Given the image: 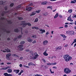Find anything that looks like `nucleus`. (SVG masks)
Segmentation results:
<instances>
[{"label": "nucleus", "mask_w": 76, "mask_h": 76, "mask_svg": "<svg viewBox=\"0 0 76 76\" xmlns=\"http://www.w3.org/2000/svg\"><path fill=\"white\" fill-rule=\"evenodd\" d=\"M64 58L65 59V61H69L70 60H71L72 58V57L69 56V55H66L64 56Z\"/></svg>", "instance_id": "nucleus-1"}, {"label": "nucleus", "mask_w": 76, "mask_h": 76, "mask_svg": "<svg viewBox=\"0 0 76 76\" xmlns=\"http://www.w3.org/2000/svg\"><path fill=\"white\" fill-rule=\"evenodd\" d=\"M21 25H23V27H24L26 26V25H28L29 26H31V24L30 23H26L25 21H22L21 22Z\"/></svg>", "instance_id": "nucleus-2"}, {"label": "nucleus", "mask_w": 76, "mask_h": 76, "mask_svg": "<svg viewBox=\"0 0 76 76\" xmlns=\"http://www.w3.org/2000/svg\"><path fill=\"white\" fill-rule=\"evenodd\" d=\"M23 47V45H20L17 47V49L18 50H19L20 51H22L23 50V48H22Z\"/></svg>", "instance_id": "nucleus-3"}, {"label": "nucleus", "mask_w": 76, "mask_h": 76, "mask_svg": "<svg viewBox=\"0 0 76 76\" xmlns=\"http://www.w3.org/2000/svg\"><path fill=\"white\" fill-rule=\"evenodd\" d=\"M64 70L65 73L66 74H68L69 73H70L71 72V70L68 68H65L64 69Z\"/></svg>", "instance_id": "nucleus-4"}, {"label": "nucleus", "mask_w": 76, "mask_h": 76, "mask_svg": "<svg viewBox=\"0 0 76 76\" xmlns=\"http://www.w3.org/2000/svg\"><path fill=\"white\" fill-rule=\"evenodd\" d=\"M34 56L33 57V59L35 60L37 58V57L38 56V55L37 54V53H35L34 54Z\"/></svg>", "instance_id": "nucleus-5"}, {"label": "nucleus", "mask_w": 76, "mask_h": 76, "mask_svg": "<svg viewBox=\"0 0 76 76\" xmlns=\"http://www.w3.org/2000/svg\"><path fill=\"white\" fill-rule=\"evenodd\" d=\"M27 40L29 42H32L33 40L31 38L29 37H27Z\"/></svg>", "instance_id": "nucleus-6"}, {"label": "nucleus", "mask_w": 76, "mask_h": 76, "mask_svg": "<svg viewBox=\"0 0 76 76\" xmlns=\"http://www.w3.org/2000/svg\"><path fill=\"white\" fill-rule=\"evenodd\" d=\"M11 56L10 53L6 55V58L7 60H9L10 59V57Z\"/></svg>", "instance_id": "nucleus-7"}, {"label": "nucleus", "mask_w": 76, "mask_h": 76, "mask_svg": "<svg viewBox=\"0 0 76 76\" xmlns=\"http://www.w3.org/2000/svg\"><path fill=\"white\" fill-rule=\"evenodd\" d=\"M32 7H28V6H27L26 8V10H28V11H31L32 10Z\"/></svg>", "instance_id": "nucleus-8"}, {"label": "nucleus", "mask_w": 76, "mask_h": 76, "mask_svg": "<svg viewBox=\"0 0 76 76\" xmlns=\"http://www.w3.org/2000/svg\"><path fill=\"white\" fill-rule=\"evenodd\" d=\"M4 75L5 76H12V75L10 74H8L7 73H4Z\"/></svg>", "instance_id": "nucleus-9"}, {"label": "nucleus", "mask_w": 76, "mask_h": 76, "mask_svg": "<svg viewBox=\"0 0 76 76\" xmlns=\"http://www.w3.org/2000/svg\"><path fill=\"white\" fill-rule=\"evenodd\" d=\"M39 31H41V32H42L41 33H40V34H42V33H45V31L44 30L42 29H41L39 30Z\"/></svg>", "instance_id": "nucleus-10"}, {"label": "nucleus", "mask_w": 76, "mask_h": 76, "mask_svg": "<svg viewBox=\"0 0 76 76\" xmlns=\"http://www.w3.org/2000/svg\"><path fill=\"white\" fill-rule=\"evenodd\" d=\"M41 4L42 5H46L47 4V1H43L41 3Z\"/></svg>", "instance_id": "nucleus-11"}, {"label": "nucleus", "mask_w": 76, "mask_h": 76, "mask_svg": "<svg viewBox=\"0 0 76 76\" xmlns=\"http://www.w3.org/2000/svg\"><path fill=\"white\" fill-rule=\"evenodd\" d=\"M20 71V70L18 69H15L13 70V72H15V73H18L19 72V71Z\"/></svg>", "instance_id": "nucleus-12"}, {"label": "nucleus", "mask_w": 76, "mask_h": 76, "mask_svg": "<svg viewBox=\"0 0 76 76\" xmlns=\"http://www.w3.org/2000/svg\"><path fill=\"white\" fill-rule=\"evenodd\" d=\"M47 50L45 51V52L43 53V55L45 56H47L48 54V53H47Z\"/></svg>", "instance_id": "nucleus-13"}, {"label": "nucleus", "mask_w": 76, "mask_h": 76, "mask_svg": "<svg viewBox=\"0 0 76 76\" xmlns=\"http://www.w3.org/2000/svg\"><path fill=\"white\" fill-rule=\"evenodd\" d=\"M48 41L47 40H45L43 41V45H47V43H48Z\"/></svg>", "instance_id": "nucleus-14"}, {"label": "nucleus", "mask_w": 76, "mask_h": 76, "mask_svg": "<svg viewBox=\"0 0 76 76\" xmlns=\"http://www.w3.org/2000/svg\"><path fill=\"white\" fill-rule=\"evenodd\" d=\"M36 14V12L35 11H34L31 13V14L30 15V16H32L34 15H35Z\"/></svg>", "instance_id": "nucleus-15"}, {"label": "nucleus", "mask_w": 76, "mask_h": 76, "mask_svg": "<svg viewBox=\"0 0 76 76\" xmlns=\"http://www.w3.org/2000/svg\"><path fill=\"white\" fill-rule=\"evenodd\" d=\"M56 63H53L52 64H51L50 63H47V65H48V66L50 65H56Z\"/></svg>", "instance_id": "nucleus-16"}, {"label": "nucleus", "mask_w": 76, "mask_h": 76, "mask_svg": "<svg viewBox=\"0 0 76 76\" xmlns=\"http://www.w3.org/2000/svg\"><path fill=\"white\" fill-rule=\"evenodd\" d=\"M28 66H34L35 65L34 64L32 63H30L28 64Z\"/></svg>", "instance_id": "nucleus-17"}, {"label": "nucleus", "mask_w": 76, "mask_h": 76, "mask_svg": "<svg viewBox=\"0 0 76 76\" xmlns=\"http://www.w3.org/2000/svg\"><path fill=\"white\" fill-rule=\"evenodd\" d=\"M4 49L5 50H6V51H7V53H9L10 52V50L8 48H5Z\"/></svg>", "instance_id": "nucleus-18"}, {"label": "nucleus", "mask_w": 76, "mask_h": 76, "mask_svg": "<svg viewBox=\"0 0 76 76\" xmlns=\"http://www.w3.org/2000/svg\"><path fill=\"white\" fill-rule=\"evenodd\" d=\"M59 14L58 13H57L55 15V16L54 17V18L56 19V18H57Z\"/></svg>", "instance_id": "nucleus-19"}, {"label": "nucleus", "mask_w": 76, "mask_h": 76, "mask_svg": "<svg viewBox=\"0 0 76 76\" xmlns=\"http://www.w3.org/2000/svg\"><path fill=\"white\" fill-rule=\"evenodd\" d=\"M8 72L9 73H12V70L10 69H9L8 70Z\"/></svg>", "instance_id": "nucleus-20"}, {"label": "nucleus", "mask_w": 76, "mask_h": 76, "mask_svg": "<svg viewBox=\"0 0 76 76\" xmlns=\"http://www.w3.org/2000/svg\"><path fill=\"white\" fill-rule=\"evenodd\" d=\"M70 34L71 35H74V34H75V32L73 31H70Z\"/></svg>", "instance_id": "nucleus-21"}, {"label": "nucleus", "mask_w": 76, "mask_h": 76, "mask_svg": "<svg viewBox=\"0 0 76 76\" xmlns=\"http://www.w3.org/2000/svg\"><path fill=\"white\" fill-rule=\"evenodd\" d=\"M9 13V11L4 12L1 14V16H3L4 15V13Z\"/></svg>", "instance_id": "nucleus-22"}, {"label": "nucleus", "mask_w": 76, "mask_h": 76, "mask_svg": "<svg viewBox=\"0 0 76 76\" xmlns=\"http://www.w3.org/2000/svg\"><path fill=\"white\" fill-rule=\"evenodd\" d=\"M76 2V0H74L73 1H71L70 3H75Z\"/></svg>", "instance_id": "nucleus-23"}, {"label": "nucleus", "mask_w": 76, "mask_h": 76, "mask_svg": "<svg viewBox=\"0 0 76 76\" xmlns=\"http://www.w3.org/2000/svg\"><path fill=\"white\" fill-rule=\"evenodd\" d=\"M61 36L63 37L64 38H66L67 37L64 34H61Z\"/></svg>", "instance_id": "nucleus-24"}, {"label": "nucleus", "mask_w": 76, "mask_h": 76, "mask_svg": "<svg viewBox=\"0 0 76 76\" xmlns=\"http://www.w3.org/2000/svg\"><path fill=\"white\" fill-rule=\"evenodd\" d=\"M32 29H39V28L38 27H37L35 26H34L33 27H32Z\"/></svg>", "instance_id": "nucleus-25"}, {"label": "nucleus", "mask_w": 76, "mask_h": 76, "mask_svg": "<svg viewBox=\"0 0 76 76\" xmlns=\"http://www.w3.org/2000/svg\"><path fill=\"white\" fill-rule=\"evenodd\" d=\"M9 67H6L5 68L1 69V70H6L7 69H9Z\"/></svg>", "instance_id": "nucleus-26"}, {"label": "nucleus", "mask_w": 76, "mask_h": 76, "mask_svg": "<svg viewBox=\"0 0 76 76\" xmlns=\"http://www.w3.org/2000/svg\"><path fill=\"white\" fill-rule=\"evenodd\" d=\"M0 4L4 5V2H3V1H1L0 2Z\"/></svg>", "instance_id": "nucleus-27"}, {"label": "nucleus", "mask_w": 76, "mask_h": 76, "mask_svg": "<svg viewBox=\"0 0 76 76\" xmlns=\"http://www.w3.org/2000/svg\"><path fill=\"white\" fill-rule=\"evenodd\" d=\"M56 50H61V48H60L59 47H58L56 48Z\"/></svg>", "instance_id": "nucleus-28"}, {"label": "nucleus", "mask_w": 76, "mask_h": 76, "mask_svg": "<svg viewBox=\"0 0 76 76\" xmlns=\"http://www.w3.org/2000/svg\"><path fill=\"white\" fill-rule=\"evenodd\" d=\"M37 36L36 35H33L32 36V37H33V38L35 39L37 38Z\"/></svg>", "instance_id": "nucleus-29"}, {"label": "nucleus", "mask_w": 76, "mask_h": 76, "mask_svg": "<svg viewBox=\"0 0 76 76\" xmlns=\"http://www.w3.org/2000/svg\"><path fill=\"white\" fill-rule=\"evenodd\" d=\"M36 13H39L40 12L41 10H37L35 11Z\"/></svg>", "instance_id": "nucleus-30"}, {"label": "nucleus", "mask_w": 76, "mask_h": 76, "mask_svg": "<svg viewBox=\"0 0 76 76\" xmlns=\"http://www.w3.org/2000/svg\"><path fill=\"white\" fill-rule=\"evenodd\" d=\"M71 19V15L68 17V20H69Z\"/></svg>", "instance_id": "nucleus-31"}, {"label": "nucleus", "mask_w": 76, "mask_h": 76, "mask_svg": "<svg viewBox=\"0 0 76 76\" xmlns=\"http://www.w3.org/2000/svg\"><path fill=\"white\" fill-rule=\"evenodd\" d=\"M15 32H19V30H18V29H16L14 30Z\"/></svg>", "instance_id": "nucleus-32"}, {"label": "nucleus", "mask_w": 76, "mask_h": 76, "mask_svg": "<svg viewBox=\"0 0 76 76\" xmlns=\"http://www.w3.org/2000/svg\"><path fill=\"white\" fill-rule=\"evenodd\" d=\"M38 21V18H36L35 19V21L34 22H37Z\"/></svg>", "instance_id": "nucleus-33"}, {"label": "nucleus", "mask_w": 76, "mask_h": 76, "mask_svg": "<svg viewBox=\"0 0 76 76\" xmlns=\"http://www.w3.org/2000/svg\"><path fill=\"white\" fill-rule=\"evenodd\" d=\"M25 41H23L20 42V44H23L25 43Z\"/></svg>", "instance_id": "nucleus-34"}, {"label": "nucleus", "mask_w": 76, "mask_h": 76, "mask_svg": "<svg viewBox=\"0 0 76 76\" xmlns=\"http://www.w3.org/2000/svg\"><path fill=\"white\" fill-rule=\"evenodd\" d=\"M47 9H51L52 8V6H49L47 7Z\"/></svg>", "instance_id": "nucleus-35"}, {"label": "nucleus", "mask_w": 76, "mask_h": 76, "mask_svg": "<svg viewBox=\"0 0 76 76\" xmlns=\"http://www.w3.org/2000/svg\"><path fill=\"white\" fill-rule=\"evenodd\" d=\"M14 5V4L12 3L10 4V7H13Z\"/></svg>", "instance_id": "nucleus-36"}, {"label": "nucleus", "mask_w": 76, "mask_h": 76, "mask_svg": "<svg viewBox=\"0 0 76 76\" xmlns=\"http://www.w3.org/2000/svg\"><path fill=\"white\" fill-rule=\"evenodd\" d=\"M66 34H70V31H66Z\"/></svg>", "instance_id": "nucleus-37"}, {"label": "nucleus", "mask_w": 76, "mask_h": 76, "mask_svg": "<svg viewBox=\"0 0 76 76\" xmlns=\"http://www.w3.org/2000/svg\"><path fill=\"white\" fill-rule=\"evenodd\" d=\"M68 12L69 13H71V12H72V10H68Z\"/></svg>", "instance_id": "nucleus-38"}, {"label": "nucleus", "mask_w": 76, "mask_h": 76, "mask_svg": "<svg viewBox=\"0 0 76 76\" xmlns=\"http://www.w3.org/2000/svg\"><path fill=\"white\" fill-rule=\"evenodd\" d=\"M37 42L35 40H34L32 42V44H35Z\"/></svg>", "instance_id": "nucleus-39"}, {"label": "nucleus", "mask_w": 76, "mask_h": 76, "mask_svg": "<svg viewBox=\"0 0 76 76\" xmlns=\"http://www.w3.org/2000/svg\"><path fill=\"white\" fill-rule=\"evenodd\" d=\"M20 31H21V34H23V33H22V28H20Z\"/></svg>", "instance_id": "nucleus-40"}, {"label": "nucleus", "mask_w": 76, "mask_h": 76, "mask_svg": "<svg viewBox=\"0 0 76 76\" xmlns=\"http://www.w3.org/2000/svg\"><path fill=\"white\" fill-rule=\"evenodd\" d=\"M50 72L51 73L53 74V73H54V72H53L51 71V69H50Z\"/></svg>", "instance_id": "nucleus-41"}, {"label": "nucleus", "mask_w": 76, "mask_h": 76, "mask_svg": "<svg viewBox=\"0 0 76 76\" xmlns=\"http://www.w3.org/2000/svg\"><path fill=\"white\" fill-rule=\"evenodd\" d=\"M14 57H18V58H19V56H18L17 55H15V54L14 55Z\"/></svg>", "instance_id": "nucleus-42"}, {"label": "nucleus", "mask_w": 76, "mask_h": 76, "mask_svg": "<svg viewBox=\"0 0 76 76\" xmlns=\"http://www.w3.org/2000/svg\"><path fill=\"white\" fill-rule=\"evenodd\" d=\"M20 7H21V5H19L17 7V9H19Z\"/></svg>", "instance_id": "nucleus-43"}, {"label": "nucleus", "mask_w": 76, "mask_h": 76, "mask_svg": "<svg viewBox=\"0 0 76 76\" xmlns=\"http://www.w3.org/2000/svg\"><path fill=\"white\" fill-rule=\"evenodd\" d=\"M19 20H22L23 19V18L21 17H20L18 18Z\"/></svg>", "instance_id": "nucleus-44"}, {"label": "nucleus", "mask_w": 76, "mask_h": 76, "mask_svg": "<svg viewBox=\"0 0 76 76\" xmlns=\"http://www.w3.org/2000/svg\"><path fill=\"white\" fill-rule=\"evenodd\" d=\"M22 38V35H19L18 37V38Z\"/></svg>", "instance_id": "nucleus-45"}, {"label": "nucleus", "mask_w": 76, "mask_h": 76, "mask_svg": "<svg viewBox=\"0 0 76 76\" xmlns=\"http://www.w3.org/2000/svg\"><path fill=\"white\" fill-rule=\"evenodd\" d=\"M26 52H29V49H26Z\"/></svg>", "instance_id": "nucleus-46"}, {"label": "nucleus", "mask_w": 76, "mask_h": 76, "mask_svg": "<svg viewBox=\"0 0 76 76\" xmlns=\"http://www.w3.org/2000/svg\"><path fill=\"white\" fill-rule=\"evenodd\" d=\"M50 34L49 32H48V31L46 33V35H48Z\"/></svg>", "instance_id": "nucleus-47"}, {"label": "nucleus", "mask_w": 76, "mask_h": 76, "mask_svg": "<svg viewBox=\"0 0 76 76\" xmlns=\"http://www.w3.org/2000/svg\"><path fill=\"white\" fill-rule=\"evenodd\" d=\"M76 43V39L74 40L73 42V43Z\"/></svg>", "instance_id": "nucleus-48"}, {"label": "nucleus", "mask_w": 76, "mask_h": 76, "mask_svg": "<svg viewBox=\"0 0 76 76\" xmlns=\"http://www.w3.org/2000/svg\"><path fill=\"white\" fill-rule=\"evenodd\" d=\"M64 27H65V28H67V27H68V26L67 25H65L64 26Z\"/></svg>", "instance_id": "nucleus-49"}, {"label": "nucleus", "mask_w": 76, "mask_h": 76, "mask_svg": "<svg viewBox=\"0 0 76 76\" xmlns=\"http://www.w3.org/2000/svg\"><path fill=\"white\" fill-rule=\"evenodd\" d=\"M32 3H31L28 6H32Z\"/></svg>", "instance_id": "nucleus-50"}, {"label": "nucleus", "mask_w": 76, "mask_h": 76, "mask_svg": "<svg viewBox=\"0 0 76 76\" xmlns=\"http://www.w3.org/2000/svg\"><path fill=\"white\" fill-rule=\"evenodd\" d=\"M59 18H62L63 17H62V16L61 15H59Z\"/></svg>", "instance_id": "nucleus-51"}, {"label": "nucleus", "mask_w": 76, "mask_h": 76, "mask_svg": "<svg viewBox=\"0 0 76 76\" xmlns=\"http://www.w3.org/2000/svg\"><path fill=\"white\" fill-rule=\"evenodd\" d=\"M43 61H44V63L46 62V61H45V59H43Z\"/></svg>", "instance_id": "nucleus-52"}, {"label": "nucleus", "mask_w": 76, "mask_h": 76, "mask_svg": "<svg viewBox=\"0 0 76 76\" xmlns=\"http://www.w3.org/2000/svg\"><path fill=\"white\" fill-rule=\"evenodd\" d=\"M7 7H5V10H7Z\"/></svg>", "instance_id": "nucleus-53"}, {"label": "nucleus", "mask_w": 76, "mask_h": 76, "mask_svg": "<svg viewBox=\"0 0 76 76\" xmlns=\"http://www.w3.org/2000/svg\"><path fill=\"white\" fill-rule=\"evenodd\" d=\"M70 65L71 66H73V63H71L70 64Z\"/></svg>", "instance_id": "nucleus-54"}, {"label": "nucleus", "mask_w": 76, "mask_h": 76, "mask_svg": "<svg viewBox=\"0 0 76 76\" xmlns=\"http://www.w3.org/2000/svg\"><path fill=\"white\" fill-rule=\"evenodd\" d=\"M19 66L20 67H22V64H20Z\"/></svg>", "instance_id": "nucleus-55"}, {"label": "nucleus", "mask_w": 76, "mask_h": 76, "mask_svg": "<svg viewBox=\"0 0 76 76\" xmlns=\"http://www.w3.org/2000/svg\"><path fill=\"white\" fill-rule=\"evenodd\" d=\"M22 74L21 72H20L18 74V75H21V74Z\"/></svg>", "instance_id": "nucleus-56"}, {"label": "nucleus", "mask_w": 76, "mask_h": 76, "mask_svg": "<svg viewBox=\"0 0 76 76\" xmlns=\"http://www.w3.org/2000/svg\"><path fill=\"white\" fill-rule=\"evenodd\" d=\"M69 20V21H70V22H73V20H72L71 19Z\"/></svg>", "instance_id": "nucleus-57"}, {"label": "nucleus", "mask_w": 76, "mask_h": 76, "mask_svg": "<svg viewBox=\"0 0 76 76\" xmlns=\"http://www.w3.org/2000/svg\"><path fill=\"white\" fill-rule=\"evenodd\" d=\"M68 46V45H66L64 46V47H67Z\"/></svg>", "instance_id": "nucleus-58"}, {"label": "nucleus", "mask_w": 76, "mask_h": 76, "mask_svg": "<svg viewBox=\"0 0 76 76\" xmlns=\"http://www.w3.org/2000/svg\"><path fill=\"white\" fill-rule=\"evenodd\" d=\"M23 70H22L20 72L21 73H23Z\"/></svg>", "instance_id": "nucleus-59"}, {"label": "nucleus", "mask_w": 76, "mask_h": 76, "mask_svg": "<svg viewBox=\"0 0 76 76\" xmlns=\"http://www.w3.org/2000/svg\"><path fill=\"white\" fill-rule=\"evenodd\" d=\"M53 32H54V31H51V34L52 35L53 34Z\"/></svg>", "instance_id": "nucleus-60"}, {"label": "nucleus", "mask_w": 76, "mask_h": 76, "mask_svg": "<svg viewBox=\"0 0 76 76\" xmlns=\"http://www.w3.org/2000/svg\"><path fill=\"white\" fill-rule=\"evenodd\" d=\"M70 25L72 24H74V23L73 22H72V23H70Z\"/></svg>", "instance_id": "nucleus-61"}, {"label": "nucleus", "mask_w": 76, "mask_h": 76, "mask_svg": "<svg viewBox=\"0 0 76 76\" xmlns=\"http://www.w3.org/2000/svg\"><path fill=\"white\" fill-rule=\"evenodd\" d=\"M76 43L75 44V45L74 46V47H76Z\"/></svg>", "instance_id": "nucleus-62"}, {"label": "nucleus", "mask_w": 76, "mask_h": 76, "mask_svg": "<svg viewBox=\"0 0 76 76\" xmlns=\"http://www.w3.org/2000/svg\"><path fill=\"white\" fill-rule=\"evenodd\" d=\"M53 69H57V67H53Z\"/></svg>", "instance_id": "nucleus-63"}, {"label": "nucleus", "mask_w": 76, "mask_h": 76, "mask_svg": "<svg viewBox=\"0 0 76 76\" xmlns=\"http://www.w3.org/2000/svg\"><path fill=\"white\" fill-rule=\"evenodd\" d=\"M20 59H21V60H22V59H23V57H21L20 58Z\"/></svg>", "instance_id": "nucleus-64"}]
</instances>
